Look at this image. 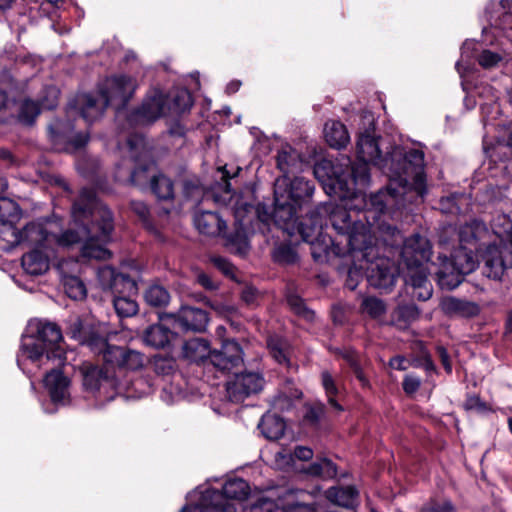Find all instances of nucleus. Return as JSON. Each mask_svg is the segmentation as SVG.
<instances>
[{
    "instance_id": "1",
    "label": "nucleus",
    "mask_w": 512,
    "mask_h": 512,
    "mask_svg": "<svg viewBox=\"0 0 512 512\" xmlns=\"http://www.w3.org/2000/svg\"><path fill=\"white\" fill-rule=\"evenodd\" d=\"M404 204L399 199L390 200V205L379 210L370 203V208L363 215L368 223L365 224L354 209L357 205H352L347 199H342L340 204L325 203L312 210L301 224V238L310 244L315 261H323L331 255H352L357 251H364L363 256L368 257L374 250L371 229L379 215L399 209Z\"/></svg>"
},
{
    "instance_id": "2",
    "label": "nucleus",
    "mask_w": 512,
    "mask_h": 512,
    "mask_svg": "<svg viewBox=\"0 0 512 512\" xmlns=\"http://www.w3.org/2000/svg\"><path fill=\"white\" fill-rule=\"evenodd\" d=\"M356 150L358 161L351 167V181L355 186L364 187L368 184L369 164L378 167L389 178V184L385 189L371 195V203L376 209L383 210L390 205V200L413 202L426 194L422 151L394 147L388 156L383 158L374 129H367L359 135Z\"/></svg>"
},
{
    "instance_id": "3",
    "label": "nucleus",
    "mask_w": 512,
    "mask_h": 512,
    "mask_svg": "<svg viewBox=\"0 0 512 512\" xmlns=\"http://www.w3.org/2000/svg\"><path fill=\"white\" fill-rule=\"evenodd\" d=\"M61 341L62 333L56 324L39 319L30 320L22 336L17 364L29 376L37 370L49 369L44 377V386L54 404L66 405L70 401V381L56 369L65 361Z\"/></svg>"
},
{
    "instance_id": "4",
    "label": "nucleus",
    "mask_w": 512,
    "mask_h": 512,
    "mask_svg": "<svg viewBox=\"0 0 512 512\" xmlns=\"http://www.w3.org/2000/svg\"><path fill=\"white\" fill-rule=\"evenodd\" d=\"M75 228L55 235L53 242L69 248L82 243L81 254L86 258L108 259L111 255L105 248L113 231L112 213L100 204L92 188H83L72 207Z\"/></svg>"
},
{
    "instance_id": "5",
    "label": "nucleus",
    "mask_w": 512,
    "mask_h": 512,
    "mask_svg": "<svg viewBox=\"0 0 512 512\" xmlns=\"http://www.w3.org/2000/svg\"><path fill=\"white\" fill-rule=\"evenodd\" d=\"M400 254L399 269L405 282L415 289L414 296L417 299L428 300L433 292L428 281L430 269L427 264L432 255L429 240L420 234H414L404 240Z\"/></svg>"
},
{
    "instance_id": "6",
    "label": "nucleus",
    "mask_w": 512,
    "mask_h": 512,
    "mask_svg": "<svg viewBox=\"0 0 512 512\" xmlns=\"http://www.w3.org/2000/svg\"><path fill=\"white\" fill-rule=\"evenodd\" d=\"M250 492L248 483L240 478L228 480L223 492L197 488L187 496L188 503L180 512H245L241 501Z\"/></svg>"
},
{
    "instance_id": "7",
    "label": "nucleus",
    "mask_w": 512,
    "mask_h": 512,
    "mask_svg": "<svg viewBox=\"0 0 512 512\" xmlns=\"http://www.w3.org/2000/svg\"><path fill=\"white\" fill-rule=\"evenodd\" d=\"M499 244H491L485 249L482 259L483 273L491 279H500L507 268H512V214H497L491 221Z\"/></svg>"
},
{
    "instance_id": "8",
    "label": "nucleus",
    "mask_w": 512,
    "mask_h": 512,
    "mask_svg": "<svg viewBox=\"0 0 512 512\" xmlns=\"http://www.w3.org/2000/svg\"><path fill=\"white\" fill-rule=\"evenodd\" d=\"M119 149L129 156L118 165L116 177L119 181L142 185L147 179V172L154 164L151 149L145 139L138 134L129 135L125 145Z\"/></svg>"
},
{
    "instance_id": "9",
    "label": "nucleus",
    "mask_w": 512,
    "mask_h": 512,
    "mask_svg": "<svg viewBox=\"0 0 512 512\" xmlns=\"http://www.w3.org/2000/svg\"><path fill=\"white\" fill-rule=\"evenodd\" d=\"M373 248V252L368 257L363 256L364 251H357L351 255L359 264H354L349 269V277L352 279L355 272L363 271L367 274L372 286L381 290H389L396 282V268L388 258L378 256V249L374 240ZM348 286L355 289L356 284L351 281L348 282Z\"/></svg>"
},
{
    "instance_id": "10",
    "label": "nucleus",
    "mask_w": 512,
    "mask_h": 512,
    "mask_svg": "<svg viewBox=\"0 0 512 512\" xmlns=\"http://www.w3.org/2000/svg\"><path fill=\"white\" fill-rule=\"evenodd\" d=\"M472 247L460 246L452 255V259L439 257L440 266L436 272L438 284L442 289L452 290L459 286L463 277L473 272L478 260Z\"/></svg>"
},
{
    "instance_id": "11",
    "label": "nucleus",
    "mask_w": 512,
    "mask_h": 512,
    "mask_svg": "<svg viewBox=\"0 0 512 512\" xmlns=\"http://www.w3.org/2000/svg\"><path fill=\"white\" fill-rule=\"evenodd\" d=\"M169 98L159 89L150 90L141 105L127 117L130 127L145 126L170 114Z\"/></svg>"
},
{
    "instance_id": "12",
    "label": "nucleus",
    "mask_w": 512,
    "mask_h": 512,
    "mask_svg": "<svg viewBox=\"0 0 512 512\" xmlns=\"http://www.w3.org/2000/svg\"><path fill=\"white\" fill-rule=\"evenodd\" d=\"M88 344L93 351L103 354L106 364L116 367L120 372L136 371L144 365V356L138 351L110 346L103 338L92 340Z\"/></svg>"
},
{
    "instance_id": "13",
    "label": "nucleus",
    "mask_w": 512,
    "mask_h": 512,
    "mask_svg": "<svg viewBox=\"0 0 512 512\" xmlns=\"http://www.w3.org/2000/svg\"><path fill=\"white\" fill-rule=\"evenodd\" d=\"M137 87L135 78L124 74L114 75L105 79L99 86V95L105 104L119 110L130 101Z\"/></svg>"
},
{
    "instance_id": "14",
    "label": "nucleus",
    "mask_w": 512,
    "mask_h": 512,
    "mask_svg": "<svg viewBox=\"0 0 512 512\" xmlns=\"http://www.w3.org/2000/svg\"><path fill=\"white\" fill-rule=\"evenodd\" d=\"M283 181H279L275 184L274 189V221L276 225L286 232L288 235L293 236L296 231L300 233V227L303 222L308 218L309 214L296 225V210L297 206L287 201L286 195L281 192V184Z\"/></svg>"
},
{
    "instance_id": "15",
    "label": "nucleus",
    "mask_w": 512,
    "mask_h": 512,
    "mask_svg": "<svg viewBox=\"0 0 512 512\" xmlns=\"http://www.w3.org/2000/svg\"><path fill=\"white\" fill-rule=\"evenodd\" d=\"M489 15L490 27L483 28V34L502 33L512 42V1L501 0L499 3L491 2L486 8Z\"/></svg>"
},
{
    "instance_id": "16",
    "label": "nucleus",
    "mask_w": 512,
    "mask_h": 512,
    "mask_svg": "<svg viewBox=\"0 0 512 512\" xmlns=\"http://www.w3.org/2000/svg\"><path fill=\"white\" fill-rule=\"evenodd\" d=\"M264 378L258 372L235 374L226 384L227 397L232 402H241L251 394L258 393L264 386Z\"/></svg>"
},
{
    "instance_id": "17",
    "label": "nucleus",
    "mask_w": 512,
    "mask_h": 512,
    "mask_svg": "<svg viewBox=\"0 0 512 512\" xmlns=\"http://www.w3.org/2000/svg\"><path fill=\"white\" fill-rule=\"evenodd\" d=\"M108 105L103 98H96L92 94L83 93L76 96L74 104L68 108V115L79 114L88 124L98 120Z\"/></svg>"
},
{
    "instance_id": "18",
    "label": "nucleus",
    "mask_w": 512,
    "mask_h": 512,
    "mask_svg": "<svg viewBox=\"0 0 512 512\" xmlns=\"http://www.w3.org/2000/svg\"><path fill=\"white\" fill-rule=\"evenodd\" d=\"M12 234L14 236V244H24L34 247V249L50 245L53 243L54 237V234L50 233L44 226V223L40 221L29 223L21 231L12 230Z\"/></svg>"
},
{
    "instance_id": "19",
    "label": "nucleus",
    "mask_w": 512,
    "mask_h": 512,
    "mask_svg": "<svg viewBox=\"0 0 512 512\" xmlns=\"http://www.w3.org/2000/svg\"><path fill=\"white\" fill-rule=\"evenodd\" d=\"M281 512H317L311 493L301 489H289L279 495Z\"/></svg>"
},
{
    "instance_id": "20",
    "label": "nucleus",
    "mask_w": 512,
    "mask_h": 512,
    "mask_svg": "<svg viewBox=\"0 0 512 512\" xmlns=\"http://www.w3.org/2000/svg\"><path fill=\"white\" fill-rule=\"evenodd\" d=\"M167 319L172 321L174 327L184 331H204L208 324L207 313L198 308L183 307L176 315H169Z\"/></svg>"
},
{
    "instance_id": "21",
    "label": "nucleus",
    "mask_w": 512,
    "mask_h": 512,
    "mask_svg": "<svg viewBox=\"0 0 512 512\" xmlns=\"http://www.w3.org/2000/svg\"><path fill=\"white\" fill-rule=\"evenodd\" d=\"M242 362V348L234 340L225 341L221 350L213 351L211 354V363L221 371H231L242 364Z\"/></svg>"
},
{
    "instance_id": "22",
    "label": "nucleus",
    "mask_w": 512,
    "mask_h": 512,
    "mask_svg": "<svg viewBox=\"0 0 512 512\" xmlns=\"http://www.w3.org/2000/svg\"><path fill=\"white\" fill-rule=\"evenodd\" d=\"M51 140L55 144L67 142L75 149L83 147L88 142V135L85 133H74V126L70 123H64L56 120L49 126Z\"/></svg>"
},
{
    "instance_id": "23",
    "label": "nucleus",
    "mask_w": 512,
    "mask_h": 512,
    "mask_svg": "<svg viewBox=\"0 0 512 512\" xmlns=\"http://www.w3.org/2000/svg\"><path fill=\"white\" fill-rule=\"evenodd\" d=\"M107 373L108 372L104 374L103 370L96 366H87L83 371L84 388L89 391H99V393L110 387L117 388L119 390L122 389L124 385L118 383Z\"/></svg>"
},
{
    "instance_id": "24",
    "label": "nucleus",
    "mask_w": 512,
    "mask_h": 512,
    "mask_svg": "<svg viewBox=\"0 0 512 512\" xmlns=\"http://www.w3.org/2000/svg\"><path fill=\"white\" fill-rule=\"evenodd\" d=\"M279 181H284L281 184V192L286 195L287 201L296 206L299 205L301 199L311 197L314 192L313 185L302 177H295L289 183L288 179L283 177L277 179L275 184Z\"/></svg>"
},
{
    "instance_id": "25",
    "label": "nucleus",
    "mask_w": 512,
    "mask_h": 512,
    "mask_svg": "<svg viewBox=\"0 0 512 512\" xmlns=\"http://www.w3.org/2000/svg\"><path fill=\"white\" fill-rule=\"evenodd\" d=\"M197 230L207 236H219L226 228L225 221L215 212L203 211L194 217Z\"/></svg>"
},
{
    "instance_id": "26",
    "label": "nucleus",
    "mask_w": 512,
    "mask_h": 512,
    "mask_svg": "<svg viewBox=\"0 0 512 512\" xmlns=\"http://www.w3.org/2000/svg\"><path fill=\"white\" fill-rule=\"evenodd\" d=\"M98 281L104 290L119 289V284H123L127 290L134 289V280L129 276L116 273L110 266H103L97 272Z\"/></svg>"
},
{
    "instance_id": "27",
    "label": "nucleus",
    "mask_w": 512,
    "mask_h": 512,
    "mask_svg": "<svg viewBox=\"0 0 512 512\" xmlns=\"http://www.w3.org/2000/svg\"><path fill=\"white\" fill-rule=\"evenodd\" d=\"M324 137L330 147L344 148L350 141L346 126L337 120H329L324 125Z\"/></svg>"
},
{
    "instance_id": "28",
    "label": "nucleus",
    "mask_w": 512,
    "mask_h": 512,
    "mask_svg": "<svg viewBox=\"0 0 512 512\" xmlns=\"http://www.w3.org/2000/svg\"><path fill=\"white\" fill-rule=\"evenodd\" d=\"M442 309L447 314L460 317H473L480 313V306L477 303L454 297L444 299Z\"/></svg>"
},
{
    "instance_id": "29",
    "label": "nucleus",
    "mask_w": 512,
    "mask_h": 512,
    "mask_svg": "<svg viewBox=\"0 0 512 512\" xmlns=\"http://www.w3.org/2000/svg\"><path fill=\"white\" fill-rule=\"evenodd\" d=\"M175 333L171 331L164 324H154L149 326L143 335V340L146 345L154 348H164L174 338Z\"/></svg>"
},
{
    "instance_id": "30",
    "label": "nucleus",
    "mask_w": 512,
    "mask_h": 512,
    "mask_svg": "<svg viewBox=\"0 0 512 512\" xmlns=\"http://www.w3.org/2000/svg\"><path fill=\"white\" fill-rule=\"evenodd\" d=\"M22 267L30 275H41L49 268L48 255L41 249H33L23 255Z\"/></svg>"
},
{
    "instance_id": "31",
    "label": "nucleus",
    "mask_w": 512,
    "mask_h": 512,
    "mask_svg": "<svg viewBox=\"0 0 512 512\" xmlns=\"http://www.w3.org/2000/svg\"><path fill=\"white\" fill-rule=\"evenodd\" d=\"M211 354L209 343L202 338L189 339L182 346V355L189 361L199 362L207 357L211 359Z\"/></svg>"
},
{
    "instance_id": "32",
    "label": "nucleus",
    "mask_w": 512,
    "mask_h": 512,
    "mask_svg": "<svg viewBox=\"0 0 512 512\" xmlns=\"http://www.w3.org/2000/svg\"><path fill=\"white\" fill-rule=\"evenodd\" d=\"M487 233L485 224L478 220H473L465 224L459 230L460 246H467L477 249L476 242Z\"/></svg>"
},
{
    "instance_id": "33",
    "label": "nucleus",
    "mask_w": 512,
    "mask_h": 512,
    "mask_svg": "<svg viewBox=\"0 0 512 512\" xmlns=\"http://www.w3.org/2000/svg\"><path fill=\"white\" fill-rule=\"evenodd\" d=\"M258 427L267 439L276 440L284 434L286 425L281 417L268 413L262 417Z\"/></svg>"
},
{
    "instance_id": "34",
    "label": "nucleus",
    "mask_w": 512,
    "mask_h": 512,
    "mask_svg": "<svg viewBox=\"0 0 512 512\" xmlns=\"http://www.w3.org/2000/svg\"><path fill=\"white\" fill-rule=\"evenodd\" d=\"M327 498L342 507H352L358 499V491L353 486L332 487L326 492Z\"/></svg>"
},
{
    "instance_id": "35",
    "label": "nucleus",
    "mask_w": 512,
    "mask_h": 512,
    "mask_svg": "<svg viewBox=\"0 0 512 512\" xmlns=\"http://www.w3.org/2000/svg\"><path fill=\"white\" fill-rule=\"evenodd\" d=\"M193 105V99L187 89H178L171 95L169 100L170 114H180L188 111Z\"/></svg>"
},
{
    "instance_id": "36",
    "label": "nucleus",
    "mask_w": 512,
    "mask_h": 512,
    "mask_svg": "<svg viewBox=\"0 0 512 512\" xmlns=\"http://www.w3.org/2000/svg\"><path fill=\"white\" fill-rule=\"evenodd\" d=\"M360 311L372 319H380L386 313V305L377 297L366 296L362 298Z\"/></svg>"
},
{
    "instance_id": "37",
    "label": "nucleus",
    "mask_w": 512,
    "mask_h": 512,
    "mask_svg": "<svg viewBox=\"0 0 512 512\" xmlns=\"http://www.w3.org/2000/svg\"><path fill=\"white\" fill-rule=\"evenodd\" d=\"M226 245L231 252L237 255L245 256L248 253L250 245L242 223L233 235L228 236Z\"/></svg>"
},
{
    "instance_id": "38",
    "label": "nucleus",
    "mask_w": 512,
    "mask_h": 512,
    "mask_svg": "<svg viewBox=\"0 0 512 512\" xmlns=\"http://www.w3.org/2000/svg\"><path fill=\"white\" fill-rule=\"evenodd\" d=\"M62 283L66 294L70 298L74 300H81L85 298L87 293L86 287L79 277L63 274Z\"/></svg>"
},
{
    "instance_id": "39",
    "label": "nucleus",
    "mask_w": 512,
    "mask_h": 512,
    "mask_svg": "<svg viewBox=\"0 0 512 512\" xmlns=\"http://www.w3.org/2000/svg\"><path fill=\"white\" fill-rule=\"evenodd\" d=\"M306 473L311 476L331 479L337 475V467L331 460L323 458L312 463L306 469Z\"/></svg>"
},
{
    "instance_id": "40",
    "label": "nucleus",
    "mask_w": 512,
    "mask_h": 512,
    "mask_svg": "<svg viewBox=\"0 0 512 512\" xmlns=\"http://www.w3.org/2000/svg\"><path fill=\"white\" fill-rule=\"evenodd\" d=\"M113 305L116 313L120 317L134 316L138 311V304L133 296L114 295Z\"/></svg>"
},
{
    "instance_id": "41",
    "label": "nucleus",
    "mask_w": 512,
    "mask_h": 512,
    "mask_svg": "<svg viewBox=\"0 0 512 512\" xmlns=\"http://www.w3.org/2000/svg\"><path fill=\"white\" fill-rule=\"evenodd\" d=\"M151 189L159 199L168 200L174 196L173 183L163 174L151 179Z\"/></svg>"
},
{
    "instance_id": "42",
    "label": "nucleus",
    "mask_w": 512,
    "mask_h": 512,
    "mask_svg": "<svg viewBox=\"0 0 512 512\" xmlns=\"http://www.w3.org/2000/svg\"><path fill=\"white\" fill-rule=\"evenodd\" d=\"M169 299L168 291L160 285H152L145 292V300L151 306H164L168 304Z\"/></svg>"
},
{
    "instance_id": "43",
    "label": "nucleus",
    "mask_w": 512,
    "mask_h": 512,
    "mask_svg": "<svg viewBox=\"0 0 512 512\" xmlns=\"http://www.w3.org/2000/svg\"><path fill=\"white\" fill-rule=\"evenodd\" d=\"M419 316L418 308L414 304L399 306L394 312V318L400 327H406Z\"/></svg>"
},
{
    "instance_id": "44",
    "label": "nucleus",
    "mask_w": 512,
    "mask_h": 512,
    "mask_svg": "<svg viewBox=\"0 0 512 512\" xmlns=\"http://www.w3.org/2000/svg\"><path fill=\"white\" fill-rule=\"evenodd\" d=\"M272 257L279 264H294L298 259L294 247L289 244H280L275 247Z\"/></svg>"
},
{
    "instance_id": "45",
    "label": "nucleus",
    "mask_w": 512,
    "mask_h": 512,
    "mask_svg": "<svg viewBox=\"0 0 512 512\" xmlns=\"http://www.w3.org/2000/svg\"><path fill=\"white\" fill-rule=\"evenodd\" d=\"M40 103H36L32 100H24L19 108L18 119L24 124H31L41 110Z\"/></svg>"
},
{
    "instance_id": "46",
    "label": "nucleus",
    "mask_w": 512,
    "mask_h": 512,
    "mask_svg": "<svg viewBox=\"0 0 512 512\" xmlns=\"http://www.w3.org/2000/svg\"><path fill=\"white\" fill-rule=\"evenodd\" d=\"M267 346L272 357L279 364L288 362L287 359V345L278 337H270L267 341Z\"/></svg>"
},
{
    "instance_id": "47",
    "label": "nucleus",
    "mask_w": 512,
    "mask_h": 512,
    "mask_svg": "<svg viewBox=\"0 0 512 512\" xmlns=\"http://www.w3.org/2000/svg\"><path fill=\"white\" fill-rule=\"evenodd\" d=\"M504 60V56L496 51L483 49L477 55L479 65L484 69H491L497 67Z\"/></svg>"
},
{
    "instance_id": "48",
    "label": "nucleus",
    "mask_w": 512,
    "mask_h": 512,
    "mask_svg": "<svg viewBox=\"0 0 512 512\" xmlns=\"http://www.w3.org/2000/svg\"><path fill=\"white\" fill-rule=\"evenodd\" d=\"M152 368L156 374L166 376L176 370V362L171 357L155 356L152 359Z\"/></svg>"
},
{
    "instance_id": "49",
    "label": "nucleus",
    "mask_w": 512,
    "mask_h": 512,
    "mask_svg": "<svg viewBox=\"0 0 512 512\" xmlns=\"http://www.w3.org/2000/svg\"><path fill=\"white\" fill-rule=\"evenodd\" d=\"M477 43L472 40H466L461 48V59L456 63V69L458 73L463 77L464 71L466 70V64L468 65L470 58L473 56V52L476 50Z\"/></svg>"
},
{
    "instance_id": "50",
    "label": "nucleus",
    "mask_w": 512,
    "mask_h": 512,
    "mask_svg": "<svg viewBox=\"0 0 512 512\" xmlns=\"http://www.w3.org/2000/svg\"><path fill=\"white\" fill-rule=\"evenodd\" d=\"M0 213L1 217L6 218L7 221H15L20 218V208L19 206L6 198L0 199Z\"/></svg>"
},
{
    "instance_id": "51",
    "label": "nucleus",
    "mask_w": 512,
    "mask_h": 512,
    "mask_svg": "<svg viewBox=\"0 0 512 512\" xmlns=\"http://www.w3.org/2000/svg\"><path fill=\"white\" fill-rule=\"evenodd\" d=\"M322 384L326 391V394L328 396L329 403L337 410L341 411L342 407L337 403V401L334 399V396L337 394V387L334 383V380L332 376L327 372L324 371L322 373Z\"/></svg>"
},
{
    "instance_id": "52",
    "label": "nucleus",
    "mask_w": 512,
    "mask_h": 512,
    "mask_svg": "<svg viewBox=\"0 0 512 512\" xmlns=\"http://www.w3.org/2000/svg\"><path fill=\"white\" fill-rule=\"evenodd\" d=\"M289 306L294 310V312L298 315H301L307 320H313L314 319V312L309 310L303 300L298 296H289L287 298Z\"/></svg>"
},
{
    "instance_id": "53",
    "label": "nucleus",
    "mask_w": 512,
    "mask_h": 512,
    "mask_svg": "<svg viewBox=\"0 0 512 512\" xmlns=\"http://www.w3.org/2000/svg\"><path fill=\"white\" fill-rule=\"evenodd\" d=\"M59 90L55 86L45 88V95L41 97L39 103L42 109H53L58 104Z\"/></svg>"
},
{
    "instance_id": "54",
    "label": "nucleus",
    "mask_w": 512,
    "mask_h": 512,
    "mask_svg": "<svg viewBox=\"0 0 512 512\" xmlns=\"http://www.w3.org/2000/svg\"><path fill=\"white\" fill-rule=\"evenodd\" d=\"M275 510H280L279 496L277 497L276 500L271 499L269 497H261L252 506L253 512H274Z\"/></svg>"
},
{
    "instance_id": "55",
    "label": "nucleus",
    "mask_w": 512,
    "mask_h": 512,
    "mask_svg": "<svg viewBox=\"0 0 512 512\" xmlns=\"http://www.w3.org/2000/svg\"><path fill=\"white\" fill-rule=\"evenodd\" d=\"M293 155L291 153V151L287 150V149H282L281 151L278 152V155H277V167L284 173V174H287L289 173V168H290V165H291V162L293 160Z\"/></svg>"
},
{
    "instance_id": "56",
    "label": "nucleus",
    "mask_w": 512,
    "mask_h": 512,
    "mask_svg": "<svg viewBox=\"0 0 512 512\" xmlns=\"http://www.w3.org/2000/svg\"><path fill=\"white\" fill-rule=\"evenodd\" d=\"M275 462L280 469L290 467L294 464L293 453L286 449H282L281 451L276 452Z\"/></svg>"
},
{
    "instance_id": "57",
    "label": "nucleus",
    "mask_w": 512,
    "mask_h": 512,
    "mask_svg": "<svg viewBox=\"0 0 512 512\" xmlns=\"http://www.w3.org/2000/svg\"><path fill=\"white\" fill-rule=\"evenodd\" d=\"M346 358L356 376V378L359 380V382L361 383L362 386H368L369 384V381L368 379L366 378V376L364 375L361 367L359 366V364L357 363V361L355 360V357L352 355V354H347L346 355Z\"/></svg>"
},
{
    "instance_id": "58",
    "label": "nucleus",
    "mask_w": 512,
    "mask_h": 512,
    "mask_svg": "<svg viewBox=\"0 0 512 512\" xmlns=\"http://www.w3.org/2000/svg\"><path fill=\"white\" fill-rule=\"evenodd\" d=\"M420 512H453V506L450 502H433L423 506Z\"/></svg>"
},
{
    "instance_id": "59",
    "label": "nucleus",
    "mask_w": 512,
    "mask_h": 512,
    "mask_svg": "<svg viewBox=\"0 0 512 512\" xmlns=\"http://www.w3.org/2000/svg\"><path fill=\"white\" fill-rule=\"evenodd\" d=\"M421 381L418 377L407 375L403 381V389L407 394H413L420 387Z\"/></svg>"
},
{
    "instance_id": "60",
    "label": "nucleus",
    "mask_w": 512,
    "mask_h": 512,
    "mask_svg": "<svg viewBox=\"0 0 512 512\" xmlns=\"http://www.w3.org/2000/svg\"><path fill=\"white\" fill-rule=\"evenodd\" d=\"M131 208L142 221H147L149 216V209L144 202L134 200L131 202Z\"/></svg>"
},
{
    "instance_id": "61",
    "label": "nucleus",
    "mask_w": 512,
    "mask_h": 512,
    "mask_svg": "<svg viewBox=\"0 0 512 512\" xmlns=\"http://www.w3.org/2000/svg\"><path fill=\"white\" fill-rule=\"evenodd\" d=\"M294 460L308 461L313 457V450L307 446H296L293 451Z\"/></svg>"
},
{
    "instance_id": "62",
    "label": "nucleus",
    "mask_w": 512,
    "mask_h": 512,
    "mask_svg": "<svg viewBox=\"0 0 512 512\" xmlns=\"http://www.w3.org/2000/svg\"><path fill=\"white\" fill-rule=\"evenodd\" d=\"M213 263L224 274L233 275L234 267L227 259L223 257H215L213 258Z\"/></svg>"
},
{
    "instance_id": "63",
    "label": "nucleus",
    "mask_w": 512,
    "mask_h": 512,
    "mask_svg": "<svg viewBox=\"0 0 512 512\" xmlns=\"http://www.w3.org/2000/svg\"><path fill=\"white\" fill-rule=\"evenodd\" d=\"M184 194L186 198H196L200 195V187L198 184L191 181H186L183 186Z\"/></svg>"
},
{
    "instance_id": "64",
    "label": "nucleus",
    "mask_w": 512,
    "mask_h": 512,
    "mask_svg": "<svg viewBox=\"0 0 512 512\" xmlns=\"http://www.w3.org/2000/svg\"><path fill=\"white\" fill-rule=\"evenodd\" d=\"M466 408L468 409H475V410H478V411H485L487 410V406L484 402H482L480 400V398L478 397H470L467 401H466Z\"/></svg>"
}]
</instances>
